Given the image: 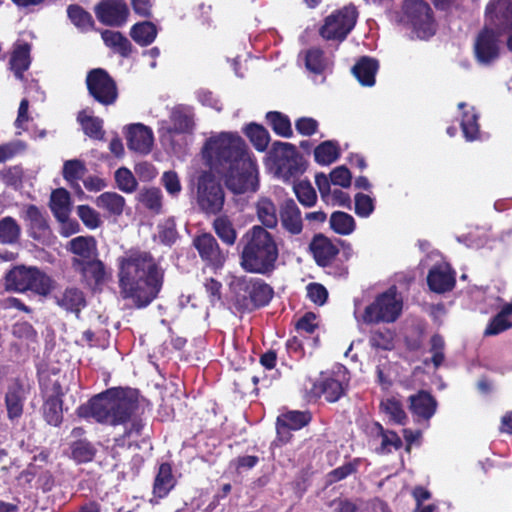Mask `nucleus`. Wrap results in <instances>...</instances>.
I'll return each mask as SVG.
<instances>
[{"instance_id": "nucleus-1", "label": "nucleus", "mask_w": 512, "mask_h": 512, "mask_svg": "<svg viewBox=\"0 0 512 512\" xmlns=\"http://www.w3.org/2000/svg\"><path fill=\"white\" fill-rule=\"evenodd\" d=\"M204 153L223 174L225 185L233 194L257 191L259 182L256 164L240 136L224 132L217 137H211L205 143Z\"/></svg>"}, {"instance_id": "nucleus-2", "label": "nucleus", "mask_w": 512, "mask_h": 512, "mask_svg": "<svg viewBox=\"0 0 512 512\" xmlns=\"http://www.w3.org/2000/svg\"><path fill=\"white\" fill-rule=\"evenodd\" d=\"M118 280L121 297L141 309L158 297L164 270L150 252L130 249L118 258Z\"/></svg>"}, {"instance_id": "nucleus-3", "label": "nucleus", "mask_w": 512, "mask_h": 512, "mask_svg": "<svg viewBox=\"0 0 512 512\" xmlns=\"http://www.w3.org/2000/svg\"><path fill=\"white\" fill-rule=\"evenodd\" d=\"M138 408L134 391L125 389H109L94 396L86 404L78 407L77 415L82 418H94L97 422L112 426L122 425L124 433L115 438L118 445H124V439L133 434L139 435L142 424L133 418Z\"/></svg>"}, {"instance_id": "nucleus-4", "label": "nucleus", "mask_w": 512, "mask_h": 512, "mask_svg": "<svg viewBox=\"0 0 512 512\" xmlns=\"http://www.w3.org/2000/svg\"><path fill=\"white\" fill-rule=\"evenodd\" d=\"M241 267L250 273L268 275L276 268L279 250L274 236L255 225L242 237Z\"/></svg>"}, {"instance_id": "nucleus-5", "label": "nucleus", "mask_w": 512, "mask_h": 512, "mask_svg": "<svg viewBox=\"0 0 512 512\" xmlns=\"http://www.w3.org/2000/svg\"><path fill=\"white\" fill-rule=\"evenodd\" d=\"M54 280L36 266L16 265L4 276L6 291L24 293L32 291L47 296L54 288Z\"/></svg>"}, {"instance_id": "nucleus-6", "label": "nucleus", "mask_w": 512, "mask_h": 512, "mask_svg": "<svg viewBox=\"0 0 512 512\" xmlns=\"http://www.w3.org/2000/svg\"><path fill=\"white\" fill-rule=\"evenodd\" d=\"M196 202L207 215H217L223 209L225 193L220 181L210 171H202L196 180Z\"/></svg>"}, {"instance_id": "nucleus-7", "label": "nucleus", "mask_w": 512, "mask_h": 512, "mask_svg": "<svg viewBox=\"0 0 512 512\" xmlns=\"http://www.w3.org/2000/svg\"><path fill=\"white\" fill-rule=\"evenodd\" d=\"M401 311L402 301L397 298L395 287H392L365 308L362 318L367 324L392 323L398 319Z\"/></svg>"}, {"instance_id": "nucleus-8", "label": "nucleus", "mask_w": 512, "mask_h": 512, "mask_svg": "<svg viewBox=\"0 0 512 512\" xmlns=\"http://www.w3.org/2000/svg\"><path fill=\"white\" fill-rule=\"evenodd\" d=\"M404 16L411 25L413 33L419 39H428L436 31L430 6L423 0H405Z\"/></svg>"}, {"instance_id": "nucleus-9", "label": "nucleus", "mask_w": 512, "mask_h": 512, "mask_svg": "<svg viewBox=\"0 0 512 512\" xmlns=\"http://www.w3.org/2000/svg\"><path fill=\"white\" fill-rule=\"evenodd\" d=\"M357 16V10L353 5L345 6L325 19L320 35L327 40L343 41L354 28Z\"/></svg>"}, {"instance_id": "nucleus-10", "label": "nucleus", "mask_w": 512, "mask_h": 512, "mask_svg": "<svg viewBox=\"0 0 512 512\" xmlns=\"http://www.w3.org/2000/svg\"><path fill=\"white\" fill-rule=\"evenodd\" d=\"M272 153L278 166V172L286 179L296 177L305 170L303 157L291 143L274 142Z\"/></svg>"}, {"instance_id": "nucleus-11", "label": "nucleus", "mask_w": 512, "mask_h": 512, "mask_svg": "<svg viewBox=\"0 0 512 512\" xmlns=\"http://www.w3.org/2000/svg\"><path fill=\"white\" fill-rule=\"evenodd\" d=\"M86 85L90 96L102 105H111L118 97L116 83L104 69L89 71Z\"/></svg>"}, {"instance_id": "nucleus-12", "label": "nucleus", "mask_w": 512, "mask_h": 512, "mask_svg": "<svg viewBox=\"0 0 512 512\" xmlns=\"http://www.w3.org/2000/svg\"><path fill=\"white\" fill-rule=\"evenodd\" d=\"M64 392L61 384L54 381L49 390L44 394L42 415L47 424L58 427L63 421V400Z\"/></svg>"}, {"instance_id": "nucleus-13", "label": "nucleus", "mask_w": 512, "mask_h": 512, "mask_svg": "<svg viewBox=\"0 0 512 512\" xmlns=\"http://www.w3.org/2000/svg\"><path fill=\"white\" fill-rule=\"evenodd\" d=\"M97 19L107 26L120 27L129 14L124 0H101L94 8Z\"/></svg>"}, {"instance_id": "nucleus-14", "label": "nucleus", "mask_w": 512, "mask_h": 512, "mask_svg": "<svg viewBox=\"0 0 512 512\" xmlns=\"http://www.w3.org/2000/svg\"><path fill=\"white\" fill-rule=\"evenodd\" d=\"M193 246L201 259L214 267H221L225 262V254L220 249L217 240L210 233H202L193 238Z\"/></svg>"}, {"instance_id": "nucleus-15", "label": "nucleus", "mask_w": 512, "mask_h": 512, "mask_svg": "<svg viewBox=\"0 0 512 512\" xmlns=\"http://www.w3.org/2000/svg\"><path fill=\"white\" fill-rule=\"evenodd\" d=\"M71 266L72 269L76 273L80 274L82 279L89 285H100L108 278L104 263L97 259L96 256L89 260L72 259Z\"/></svg>"}, {"instance_id": "nucleus-16", "label": "nucleus", "mask_w": 512, "mask_h": 512, "mask_svg": "<svg viewBox=\"0 0 512 512\" xmlns=\"http://www.w3.org/2000/svg\"><path fill=\"white\" fill-rule=\"evenodd\" d=\"M486 22L498 32L512 27V0H492L486 8Z\"/></svg>"}, {"instance_id": "nucleus-17", "label": "nucleus", "mask_w": 512, "mask_h": 512, "mask_svg": "<svg viewBox=\"0 0 512 512\" xmlns=\"http://www.w3.org/2000/svg\"><path fill=\"white\" fill-rule=\"evenodd\" d=\"M497 33L499 32L486 22L475 43V54L480 63L488 64L498 57Z\"/></svg>"}, {"instance_id": "nucleus-18", "label": "nucleus", "mask_w": 512, "mask_h": 512, "mask_svg": "<svg viewBox=\"0 0 512 512\" xmlns=\"http://www.w3.org/2000/svg\"><path fill=\"white\" fill-rule=\"evenodd\" d=\"M282 228L291 235H299L303 230L301 211L293 199L284 200L279 208Z\"/></svg>"}, {"instance_id": "nucleus-19", "label": "nucleus", "mask_w": 512, "mask_h": 512, "mask_svg": "<svg viewBox=\"0 0 512 512\" xmlns=\"http://www.w3.org/2000/svg\"><path fill=\"white\" fill-rule=\"evenodd\" d=\"M309 249L316 263L321 267L329 266L339 253L338 247L324 234H316Z\"/></svg>"}, {"instance_id": "nucleus-20", "label": "nucleus", "mask_w": 512, "mask_h": 512, "mask_svg": "<svg viewBox=\"0 0 512 512\" xmlns=\"http://www.w3.org/2000/svg\"><path fill=\"white\" fill-rule=\"evenodd\" d=\"M152 130L140 123L132 124L127 133V146L130 150L141 154H148L153 145Z\"/></svg>"}, {"instance_id": "nucleus-21", "label": "nucleus", "mask_w": 512, "mask_h": 512, "mask_svg": "<svg viewBox=\"0 0 512 512\" xmlns=\"http://www.w3.org/2000/svg\"><path fill=\"white\" fill-rule=\"evenodd\" d=\"M25 400L26 390L22 383L15 380L8 386L5 394V406L9 420L14 421L22 416Z\"/></svg>"}, {"instance_id": "nucleus-22", "label": "nucleus", "mask_w": 512, "mask_h": 512, "mask_svg": "<svg viewBox=\"0 0 512 512\" xmlns=\"http://www.w3.org/2000/svg\"><path fill=\"white\" fill-rule=\"evenodd\" d=\"M29 235L37 241H44L50 236V227L46 216L35 205H28L25 211Z\"/></svg>"}, {"instance_id": "nucleus-23", "label": "nucleus", "mask_w": 512, "mask_h": 512, "mask_svg": "<svg viewBox=\"0 0 512 512\" xmlns=\"http://www.w3.org/2000/svg\"><path fill=\"white\" fill-rule=\"evenodd\" d=\"M429 288L436 293L450 291L455 286V274L449 266L433 267L427 276Z\"/></svg>"}, {"instance_id": "nucleus-24", "label": "nucleus", "mask_w": 512, "mask_h": 512, "mask_svg": "<svg viewBox=\"0 0 512 512\" xmlns=\"http://www.w3.org/2000/svg\"><path fill=\"white\" fill-rule=\"evenodd\" d=\"M170 121L172 123V127L169 129V132L176 134L192 133L195 126L192 107L187 105H178L174 107L170 114Z\"/></svg>"}, {"instance_id": "nucleus-25", "label": "nucleus", "mask_w": 512, "mask_h": 512, "mask_svg": "<svg viewBox=\"0 0 512 512\" xmlns=\"http://www.w3.org/2000/svg\"><path fill=\"white\" fill-rule=\"evenodd\" d=\"M58 306L67 312L75 313L78 317L86 306V298L83 291L76 287H68L55 296Z\"/></svg>"}, {"instance_id": "nucleus-26", "label": "nucleus", "mask_w": 512, "mask_h": 512, "mask_svg": "<svg viewBox=\"0 0 512 512\" xmlns=\"http://www.w3.org/2000/svg\"><path fill=\"white\" fill-rule=\"evenodd\" d=\"M409 402L411 412L423 419H430L436 411L437 402L426 391H420L417 394L411 395Z\"/></svg>"}, {"instance_id": "nucleus-27", "label": "nucleus", "mask_w": 512, "mask_h": 512, "mask_svg": "<svg viewBox=\"0 0 512 512\" xmlns=\"http://www.w3.org/2000/svg\"><path fill=\"white\" fill-rule=\"evenodd\" d=\"M30 51L31 45L28 43H20L14 46L9 65L15 77L19 80H23V74L30 66Z\"/></svg>"}, {"instance_id": "nucleus-28", "label": "nucleus", "mask_w": 512, "mask_h": 512, "mask_svg": "<svg viewBox=\"0 0 512 512\" xmlns=\"http://www.w3.org/2000/svg\"><path fill=\"white\" fill-rule=\"evenodd\" d=\"M67 250L76 255L72 259L89 260L97 256L96 240L92 236L75 237L69 241Z\"/></svg>"}, {"instance_id": "nucleus-29", "label": "nucleus", "mask_w": 512, "mask_h": 512, "mask_svg": "<svg viewBox=\"0 0 512 512\" xmlns=\"http://www.w3.org/2000/svg\"><path fill=\"white\" fill-rule=\"evenodd\" d=\"M87 173L85 163L79 159L67 160L63 164L62 175L63 178L76 190L80 195H84L78 181L81 180Z\"/></svg>"}, {"instance_id": "nucleus-30", "label": "nucleus", "mask_w": 512, "mask_h": 512, "mask_svg": "<svg viewBox=\"0 0 512 512\" xmlns=\"http://www.w3.org/2000/svg\"><path fill=\"white\" fill-rule=\"evenodd\" d=\"M77 121L88 137L96 140H102L104 138L105 131L103 129V120L93 116L88 109L79 111Z\"/></svg>"}, {"instance_id": "nucleus-31", "label": "nucleus", "mask_w": 512, "mask_h": 512, "mask_svg": "<svg viewBox=\"0 0 512 512\" xmlns=\"http://www.w3.org/2000/svg\"><path fill=\"white\" fill-rule=\"evenodd\" d=\"M378 62L369 57H362L353 67L352 73L363 86L375 84Z\"/></svg>"}, {"instance_id": "nucleus-32", "label": "nucleus", "mask_w": 512, "mask_h": 512, "mask_svg": "<svg viewBox=\"0 0 512 512\" xmlns=\"http://www.w3.org/2000/svg\"><path fill=\"white\" fill-rule=\"evenodd\" d=\"M50 209L57 220L66 219L71 211L70 193L64 188L53 190L50 197Z\"/></svg>"}, {"instance_id": "nucleus-33", "label": "nucleus", "mask_w": 512, "mask_h": 512, "mask_svg": "<svg viewBox=\"0 0 512 512\" xmlns=\"http://www.w3.org/2000/svg\"><path fill=\"white\" fill-rule=\"evenodd\" d=\"M101 36L106 46L122 57H128L132 53L133 46L131 42L121 32L104 30Z\"/></svg>"}, {"instance_id": "nucleus-34", "label": "nucleus", "mask_w": 512, "mask_h": 512, "mask_svg": "<svg viewBox=\"0 0 512 512\" xmlns=\"http://www.w3.org/2000/svg\"><path fill=\"white\" fill-rule=\"evenodd\" d=\"M95 204L109 215L120 216L124 210L125 199L116 192H104L96 198Z\"/></svg>"}, {"instance_id": "nucleus-35", "label": "nucleus", "mask_w": 512, "mask_h": 512, "mask_svg": "<svg viewBox=\"0 0 512 512\" xmlns=\"http://www.w3.org/2000/svg\"><path fill=\"white\" fill-rule=\"evenodd\" d=\"M21 227L17 221L6 216L0 219V243L5 245H14L19 242Z\"/></svg>"}, {"instance_id": "nucleus-36", "label": "nucleus", "mask_w": 512, "mask_h": 512, "mask_svg": "<svg viewBox=\"0 0 512 512\" xmlns=\"http://www.w3.org/2000/svg\"><path fill=\"white\" fill-rule=\"evenodd\" d=\"M174 486V478L172 475V468L168 463H162L159 467L158 473L156 475L153 491L154 494L158 497H163L168 494V492Z\"/></svg>"}, {"instance_id": "nucleus-37", "label": "nucleus", "mask_w": 512, "mask_h": 512, "mask_svg": "<svg viewBox=\"0 0 512 512\" xmlns=\"http://www.w3.org/2000/svg\"><path fill=\"white\" fill-rule=\"evenodd\" d=\"M96 447L86 439H80L70 444V457L77 463H87L94 459Z\"/></svg>"}, {"instance_id": "nucleus-38", "label": "nucleus", "mask_w": 512, "mask_h": 512, "mask_svg": "<svg viewBox=\"0 0 512 512\" xmlns=\"http://www.w3.org/2000/svg\"><path fill=\"white\" fill-rule=\"evenodd\" d=\"M137 200L146 209L159 214L162 210V192L159 188H143L137 195Z\"/></svg>"}, {"instance_id": "nucleus-39", "label": "nucleus", "mask_w": 512, "mask_h": 512, "mask_svg": "<svg viewBox=\"0 0 512 512\" xmlns=\"http://www.w3.org/2000/svg\"><path fill=\"white\" fill-rule=\"evenodd\" d=\"M130 36L141 46H147L155 40L157 28L152 22L137 23L131 28Z\"/></svg>"}, {"instance_id": "nucleus-40", "label": "nucleus", "mask_w": 512, "mask_h": 512, "mask_svg": "<svg viewBox=\"0 0 512 512\" xmlns=\"http://www.w3.org/2000/svg\"><path fill=\"white\" fill-rule=\"evenodd\" d=\"M257 216L266 228H275L278 223L277 209L268 198H262L257 203Z\"/></svg>"}, {"instance_id": "nucleus-41", "label": "nucleus", "mask_w": 512, "mask_h": 512, "mask_svg": "<svg viewBox=\"0 0 512 512\" xmlns=\"http://www.w3.org/2000/svg\"><path fill=\"white\" fill-rule=\"evenodd\" d=\"M249 297L254 307L267 305L273 296V289L263 281L252 282L248 286Z\"/></svg>"}, {"instance_id": "nucleus-42", "label": "nucleus", "mask_w": 512, "mask_h": 512, "mask_svg": "<svg viewBox=\"0 0 512 512\" xmlns=\"http://www.w3.org/2000/svg\"><path fill=\"white\" fill-rule=\"evenodd\" d=\"M329 223L331 229L340 235H349L356 227L354 218L350 214L342 211L333 212L330 216Z\"/></svg>"}, {"instance_id": "nucleus-43", "label": "nucleus", "mask_w": 512, "mask_h": 512, "mask_svg": "<svg viewBox=\"0 0 512 512\" xmlns=\"http://www.w3.org/2000/svg\"><path fill=\"white\" fill-rule=\"evenodd\" d=\"M67 14L71 22L81 31L85 32L94 28L92 15L81 6L73 4L67 8Z\"/></svg>"}, {"instance_id": "nucleus-44", "label": "nucleus", "mask_w": 512, "mask_h": 512, "mask_svg": "<svg viewBox=\"0 0 512 512\" xmlns=\"http://www.w3.org/2000/svg\"><path fill=\"white\" fill-rule=\"evenodd\" d=\"M314 157L317 163L329 165L339 157V147L334 141H324L314 150Z\"/></svg>"}, {"instance_id": "nucleus-45", "label": "nucleus", "mask_w": 512, "mask_h": 512, "mask_svg": "<svg viewBox=\"0 0 512 512\" xmlns=\"http://www.w3.org/2000/svg\"><path fill=\"white\" fill-rule=\"evenodd\" d=\"M266 119L273 131L279 136L286 138L292 136L293 131L288 116L282 114L281 112L271 111L267 113Z\"/></svg>"}, {"instance_id": "nucleus-46", "label": "nucleus", "mask_w": 512, "mask_h": 512, "mask_svg": "<svg viewBox=\"0 0 512 512\" xmlns=\"http://www.w3.org/2000/svg\"><path fill=\"white\" fill-rule=\"evenodd\" d=\"M213 228L217 236L227 245H233L237 238L236 230L232 222L226 217H217L213 222Z\"/></svg>"}, {"instance_id": "nucleus-47", "label": "nucleus", "mask_w": 512, "mask_h": 512, "mask_svg": "<svg viewBox=\"0 0 512 512\" xmlns=\"http://www.w3.org/2000/svg\"><path fill=\"white\" fill-rule=\"evenodd\" d=\"M245 133L257 150L264 151L267 148L270 136L263 126L251 123L245 128Z\"/></svg>"}, {"instance_id": "nucleus-48", "label": "nucleus", "mask_w": 512, "mask_h": 512, "mask_svg": "<svg viewBox=\"0 0 512 512\" xmlns=\"http://www.w3.org/2000/svg\"><path fill=\"white\" fill-rule=\"evenodd\" d=\"M294 192L298 201L305 207H312L317 202V194L309 181L294 184Z\"/></svg>"}, {"instance_id": "nucleus-49", "label": "nucleus", "mask_w": 512, "mask_h": 512, "mask_svg": "<svg viewBox=\"0 0 512 512\" xmlns=\"http://www.w3.org/2000/svg\"><path fill=\"white\" fill-rule=\"evenodd\" d=\"M277 420L293 430H299L310 422L311 415L309 412L289 411L280 415Z\"/></svg>"}, {"instance_id": "nucleus-50", "label": "nucleus", "mask_w": 512, "mask_h": 512, "mask_svg": "<svg viewBox=\"0 0 512 512\" xmlns=\"http://www.w3.org/2000/svg\"><path fill=\"white\" fill-rule=\"evenodd\" d=\"M393 333L389 329L372 331L369 337L370 345L375 349L390 351L394 348Z\"/></svg>"}, {"instance_id": "nucleus-51", "label": "nucleus", "mask_w": 512, "mask_h": 512, "mask_svg": "<svg viewBox=\"0 0 512 512\" xmlns=\"http://www.w3.org/2000/svg\"><path fill=\"white\" fill-rule=\"evenodd\" d=\"M115 180L118 188L123 192L132 193L137 188L136 178L132 172L125 167H121L115 172Z\"/></svg>"}, {"instance_id": "nucleus-52", "label": "nucleus", "mask_w": 512, "mask_h": 512, "mask_svg": "<svg viewBox=\"0 0 512 512\" xmlns=\"http://www.w3.org/2000/svg\"><path fill=\"white\" fill-rule=\"evenodd\" d=\"M320 388L325 399L329 402H336L344 393L342 383L333 378L323 380Z\"/></svg>"}, {"instance_id": "nucleus-53", "label": "nucleus", "mask_w": 512, "mask_h": 512, "mask_svg": "<svg viewBox=\"0 0 512 512\" xmlns=\"http://www.w3.org/2000/svg\"><path fill=\"white\" fill-rule=\"evenodd\" d=\"M77 215L89 229H96L102 224L100 214L89 205H79Z\"/></svg>"}, {"instance_id": "nucleus-54", "label": "nucleus", "mask_w": 512, "mask_h": 512, "mask_svg": "<svg viewBox=\"0 0 512 512\" xmlns=\"http://www.w3.org/2000/svg\"><path fill=\"white\" fill-rule=\"evenodd\" d=\"M380 407L394 422L398 424L405 423V420L407 419L406 413L404 412L401 403L396 399H387L386 401L381 402Z\"/></svg>"}, {"instance_id": "nucleus-55", "label": "nucleus", "mask_w": 512, "mask_h": 512, "mask_svg": "<svg viewBox=\"0 0 512 512\" xmlns=\"http://www.w3.org/2000/svg\"><path fill=\"white\" fill-rule=\"evenodd\" d=\"M477 119L478 116L474 111H466L463 114L461 127L465 138L469 141L476 139L479 132Z\"/></svg>"}, {"instance_id": "nucleus-56", "label": "nucleus", "mask_w": 512, "mask_h": 512, "mask_svg": "<svg viewBox=\"0 0 512 512\" xmlns=\"http://www.w3.org/2000/svg\"><path fill=\"white\" fill-rule=\"evenodd\" d=\"M445 342L441 335L434 334L430 339V353L432 354L431 362L435 368L442 365L445 360Z\"/></svg>"}, {"instance_id": "nucleus-57", "label": "nucleus", "mask_w": 512, "mask_h": 512, "mask_svg": "<svg viewBox=\"0 0 512 512\" xmlns=\"http://www.w3.org/2000/svg\"><path fill=\"white\" fill-rule=\"evenodd\" d=\"M158 230L159 240L165 245L171 246L178 238L174 219H167L163 224L158 226Z\"/></svg>"}, {"instance_id": "nucleus-58", "label": "nucleus", "mask_w": 512, "mask_h": 512, "mask_svg": "<svg viewBox=\"0 0 512 512\" xmlns=\"http://www.w3.org/2000/svg\"><path fill=\"white\" fill-rule=\"evenodd\" d=\"M0 177L7 186L18 188L22 184L23 169L17 165L4 168L0 171Z\"/></svg>"}, {"instance_id": "nucleus-59", "label": "nucleus", "mask_w": 512, "mask_h": 512, "mask_svg": "<svg viewBox=\"0 0 512 512\" xmlns=\"http://www.w3.org/2000/svg\"><path fill=\"white\" fill-rule=\"evenodd\" d=\"M305 65L309 71L315 74H320L324 69L323 52L318 48L308 50L305 58Z\"/></svg>"}, {"instance_id": "nucleus-60", "label": "nucleus", "mask_w": 512, "mask_h": 512, "mask_svg": "<svg viewBox=\"0 0 512 512\" xmlns=\"http://www.w3.org/2000/svg\"><path fill=\"white\" fill-rule=\"evenodd\" d=\"M381 436H382V442L380 447L381 453H389L391 452V448L399 449L402 446V441L400 437L393 431H384L381 425H377Z\"/></svg>"}, {"instance_id": "nucleus-61", "label": "nucleus", "mask_w": 512, "mask_h": 512, "mask_svg": "<svg viewBox=\"0 0 512 512\" xmlns=\"http://www.w3.org/2000/svg\"><path fill=\"white\" fill-rule=\"evenodd\" d=\"M374 210L373 200L370 196L358 193L355 196V213L360 217H368Z\"/></svg>"}, {"instance_id": "nucleus-62", "label": "nucleus", "mask_w": 512, "mask_h": 512, "mask_svg": "<svg viewBox=\"0 0 512 512\" xmlns=\"http://www.w3.org/2000/svg\"><path fill=\"white\" fill-rule=\"evenodd\" d=\"M512 326V322L503 317L499 313L491 320L484 334L486 336L497 335L503 331L508 330Z\"/></svg>"}, {"instance_id": "nucleus-63", "label": "nucleus", "mask_w": 512, "mask_h": 512, "mask_svg": "<svg viewBox=\"0 0 512 512\" xmlns=\"http://www.w3.org/2000/svg\"><path fill=\"white\" fill-rule=\"evenodd\" d=\"M351 173L345 166H339L332 170L330 173V181L334 185H339L347 188L351 185Z\"/></svg>"}, {"instance_id": "nucleus-64", "label": "nucleus", "mask_w": 512, "mask_h": 512, "mask_svg": "<svg viewBox=\"0 0 512 512\" xmlns=\"http://www.w3.org/2000/svg\"><path fill=\"white\" fill-rule=\"evenodd\" d=\"M162 184L169 194L177 196L181 191L179 177L174 171H166L162 176Z\"/></svg>"}]
</instances>
